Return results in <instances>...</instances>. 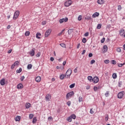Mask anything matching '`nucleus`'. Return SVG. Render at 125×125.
<instances>
[{
	"instance_id": "nucleus-1",
	"label": "nucleus",
	"mask_w": 125,
	"mask_h": 125,
	"mask_svg": "<svg viewBox=\"0 0 125 125\" xmlns=\"http://www.w3.org/2000/svg\"><path fill=\"white\" fill-rule=\"evenodd\" d=\"M71 75H72V69L71 68L68 69L66 73L65 76H66V79H68V78H70L71 76Z\"/></svg>"
},
{
	"instance_id": "nucleus-2",
	"label": "nucleus",
	"mask_w": 125,
	"mask_h": 125,
	"mask_svg": "<svg viewBox=\"0 0 125 125\" xmlns=\"http://www.w3.org/2000/svg\"><path fill=\"white\" fill-rule=\"evenodd\" d=\"M19 14H20V12L19 11H16L14 15V17L13 18V20H16L17 18H18V16H19Z\"/></svg>"
},
{
	"instance_id": "nucleus-3",
	"label": "nucleus",
	"mask_w": 125,
	"mask_h": 125,
	"mask_svg": "<svg viewBox=\"0 0 125 125\" xmlns=\"http://www.w3.org/2000/svg\"><path fill=\"white\" fill-rule=\"evenodd\" d=\"M124 95H125V92H120L118 94V98H119V99H122V98L124 97Z\"/></svg>"
},
{
	"instance_id": "nucleus-4",
	"label": "nucleus",
	"mask_w": 125,
	"mask_h": 125,
	"mask_svg": "<svg viewBox=\"0 0 125 125\" xmlns=\"http://www.w3.org/2000/svg\"><path fill=\"white\" fill-rule=\"evenodd\" d=\"M73 3V1L71 0L66 1L65 3H64V5L66 7H68V6H70V5H71V4H72V3Z\"/></svg>"
},
{
	"instance_id": "nucleus-5",
	"label": "nucleus",
	"mask_w": 125,
	"mask_h": 125,
	"mask_svg": "<svg viewBox=\"0 0 125 125\" xmlns=\"http://www.w3.org/2000/svg\"><path fill=\"white\" fill-rule=\"evenodd\" d=\"M74 91H71L68 93L66 95V99H69V97H71L72 95H74Z\"/></svg>"
},
{
	"instance_id": "nucleus-6",
	"label": "nucleus",
	"mask_w": 125,
	"mask_h": 125,
	"mask_svg": "<svg viewBox=\"0 0 125 125\" xmlns=\"http://www.w3.org/2000/svg\"><path fill=\"white\" fill-rule=\"evenodd\" d=\"M92 82H93L94 83H97L99 82V78L97 76H95L93 78Z\"/></svg>"
},
{
	"instance_id": "nucleus-7",
	"label": "nucleus",
	"mask_w": 125,
	"mask_h": 125,
	"mask_svg": "<svg viewBox=\"0 0 125 125\" xmlns=\"http://www.w3.org/2000/svg\"><path fill=\"white\" fill-rule=\"evenodd\" d=\"M68 21V18L66 17L65 18H62L59 20V22L61 24L63 23V22H67Z\"/></svg>"
},
{
	"instance_id": "nucleus-8",
	"label": "nucleus",
	"mask_w": 125,
	"mask_h": 125,
	"mask_svg": "<svg viewBox=\"0 0 125 125\" xmlns=\"http://www.w3.org/2000/svg\"><path fill=\"white\" fill-rule=\"evenodd\" d=\"M125 29H120L119 31V35L120 36H121V37L124 36L125 35Z\"/></svg>"
},
{
	"instance_id": "nucleus-9",
	"label": "nucleus",
	"mask_w": 125,
	"mask_h": 125,
	"mask_svg": "<svg viewBox=\"0 0 125 125\" xmlns=\"http://www.w3.org/2000/svg\"><path fill=\"white\" fill-rule=\"evenodd\" d=\"M50 33H51V29H49L46 30L45 33V38L47 37L49 35H50Z\"/></svg>"
},
{
	"instance_id": "nucleus-10",
	"label": "nucleus",
	"mask_w": 125,
	"mask_h": 125,
	"mask_svg": "<svg viewBox=\"0 0 125 125\" xmlns=\"http://www.w3.org/2000/svg\"><path fill=\"white\" fill-rule=\"evenodd\" d=\"M35 50H36V49L35 48H33L30 52H29V54L32 57L34 56L35 55Z\"/></svg>"
},
{
	"instance_id": "nucleus-11",
	"label": "nucleus",
	"mask_w": 125,
	"mask_h": 125,
	"mask_svg": "<svg viewBox=\"0 0 125 125\" xmlns=\"http://www.w3.org/2000/svg\"><path fill=\"white\" fill-rule=\"evenodd\" d=\"M45 99H46V101H49V100H50V99H51V96L50 95V94H47L45 96Z\"/></svg>"
},
{
	"instance_id": "nucleus-12",
	"label": "nucleus",
	"mask_w": 125,
	"mask_h": 125,
	"mask_svg": "<svg viewBox=\"0 0 125 125\" xmlns=\"http://www.w3.org/2000/svg\"><path fill=\"white\" fill-rule=\"evenodd\" d=\"M1 85H4L5 84V79L4 78L1 79L0 82Z\"/></svg>"
},
{
	"instance_id": "nucleus-13",
	"label": "nucleus",
	"mask_w": 125,
	"mask_h": 125,
	"mask_svg": "<svg viewBox=\"0 0 125 125\" xmlns=\"http://www.w3.org/2000/svg\"><path fill=\"white\" fill-rule=\"evenodd\" d=\"M18 89H22L23 88V84L22 83H19L17 86Z\"/></svg>"
},
{
	"instance_id": "nucleus-14",
	"label": "nucleus",
	"mask_w": 125,
	"mask_h": 125,
	"mask_svg": "<svg viewBox=\"0 0 125 125\" xmlns=\"http://www.w3.org/2000/svg\"><path fill=\"white\" fill-rule=\"evenodd\" d=\"M98 16H99V13H98V12H95V13L92 15L93 18H95V17H98Z\"/></svg>"
},
{
	"instance_id": "nucleus-15",
	"label": "nucleus",
	"mask_w": 125,
	"mask_h": 125,
	"mask_svg": "<svg viewBox=\"0 0 125 125\" xmlns=\"http://www.w3.org/2000/svg\"><path fill=\"white\" fill-rule=\"evenodd\" d=\"M103 49L104 52H107V51H108V47L107 46V45H104L103 47Z\"/></svg>"
},
{
	"instance_id": "nucleus-16",
	"label": "nucleus",
	"mask_w": 125,
	"mask_h": 125,
	"mask_svg": "<svg viewBox=\"0 0 125 125\" xmlns=\"http://www.w3.org/2000/svg\"><path fill=\"white\" fill-rule=\"evenodd\" d=\"M65 77H66L65 74H62L60 76V80H63V79H64V78H65Z\"/></svg>"
},
{
	"instance_id": "nucleus-17",
	"label": "nucleus",
	"mask_w": 125,
	"mask_h": 125,
	"mask_svg": "<svg viewBox=\"0 0 125 125\" xmlns=\"http://www.w3.org/2000/svg\"><path fill=\"white\" fill-rule=\"evenodd\" d=\"M41 77H40V76H38L36 78V81L37 83H40L41 82Z\"/></svg>"
},
{
	"instance_id": "nucleus-18",
	"label": "nucleus",
	"mask_w": 125,
	"mask_h": 125,
	"mask_svg": "<svg viewBox=\"0 0 125 125\" xmlns=\"http://www.w3.org/2000/svg\"><path fill=\"white\" fill-rule=\"evenodd\" d=\"M97 2L99 4H103L104 3V0H98Z\"/></svg>"
},
{
	"instance_id": "nucleus-19",
	"label": "nucleus",
	"mask_w": 125,
	"mask_h": 125,
	"mask_svg": "<svg viewBox=\"0 0 125 125\" xmlns=\"http://www.w3.org/2000/svg\"><path fill=\"white\" fill-rule=\"evenodd\" d=\"M20 120H21V116H17L15 118L16 122H19V121H20Z\"/></svg>"
},
{
	"instance_id": "nucleus-20",
	"label": "nucleus",
	"mask_w": 125,
	"mask_h": 125,
	"mask_svg": "<svg viewBox=\"0 0 125 125\" xmlns=\"http://www.w3.org/2000/svg\"><path fill=\"white\" fill-rule=\"evenodd\" d=\"M73 31H74V29H70L68 30V35H71L72 33H73Z\"/></svg>"
},
{
	"instance_id": "nucleus-21",
	"label": "nucleus",
	"mask_w": 125,
	"mask_h": 125,
	"mask_svg": "<svg viewBox=\"0 0 125 125\" xmlns=\"http://www.w3.org/2000/svg\"><path fill=\"white\" fill-rule=\"evenodd\" d=\"M41 36H42V34L40 33H37L36 34V38L37 39H41Z\"/></svg>"
},
{
	"instance_id": "nucleus-22",
	"label": "nucleus",
	"mask_w": 125,
	"mask_h": 125,
	"mask_svg": "<svg viewBox=\"0 0 125 125\" xmlns=\"http://www.w3.org/2000/svg\"><path fill=\"white\" fill-rule=\"evenodd\" d=\"M32 67H33V64H28V65H27L28 70H31V69H32Z\"/></svg>"
},
{
	"instance_id": "nucleus-23",
	"label": "nucleus",
	"mask_w": 125,
	"mask_h": 125,
	"mask_svg": "<svg viewBox=\"0 0 125 125\" xmlns=\"http://www.w3.org/2000/svg\"><path fill=\"white\" fill-rule=\"evenodd\" d=\"M25 107H26V109H29V108H30V107H31V104L30 103L26 104Z\"/></svg>"
},
{
	"instance_id": "nucleus-24",
	"label": "nucleus",
	"mask_w": 125,
	"mask_h": 125,
	"mask_svg": "<svg viewBox=\"0 0 125 125\" xmlns=\"http://www.w3.org/2000/svg\"><path fill=\"white\" fill-rule=\"evenodd\" d=\"M87 79H88V81H89V82H91L93 81H92V80H93L92 76H88Z\"/></svg>"
},
{
	"instance_id": "nucleus-25",
	"label": "nucleus",
	"mask_w": 125,
	"mask_h": 125,
	"mask_svg": "<svg viewBox=\"0 0 125 125\" xmlns=\"http://www.w3.org/2000/svg\"><path fill=\"white\" fill-rule=\"evenodd\" d=\"M37 117H34L33 119V121H32V123L33 124H36V123L37 122Z\"/></svg>"
},
{
	"instance_id": "nucleus-26",
	"label": "nucleus",
	"mask_w": 125,
	"mask_h": 125,
	"mask_svg": "<svg viewBox=\"0 0 125 125\" xmlns=\"http://www.w3.org/2000/svg\"><path fill=\"white\" fill-rule=\"evenodd\" d=\"M16 72L18 74H20V73H21L22 72V68H20L19 69L16 70Z\"/></svg>"
},
{
	"instance_id": "nucleus-27",
	"label": "nucleus",
	"mask_w": 125,
	"mask_h": 125,
	"mask_svg": "<svg viewBox=\"0 0 125 125\" xmlns=\"http://www.w3.org/2000/svg\"><path fill=\"white\" fill-rule=\"evenodd\" d=\"M66 120L67 121H68V122L71 123V122H72V117L71 116H69L68 118H67Z\"/></svg>"
},
{
	"instance_id": "nucleus-28",
	"label": "nucleus",
	"mask_w": 125,
	"mask_h": 125,
	"mask_svg": "<svg viewBox=\"0 0 125 125\" xmlns=\"http://www.w3.org/2000/svg\"><path fill=\"white\" fill-rule=\"evenodd\" d=\"M70 117H71V119H73V120H76V115L73 114L71 115Z\"/></svg>"
},
{
	"instance_id": "nucleus-29",
	"label": "nucleus",
	"mask_w": 125,
	"mask_h": 125,
	"mask_svg": "<svg viewBox=\"0 0 125 125\" xmlns=\"http://www.w3.org/2000/svg\"><path fill=\"white\" fill-rule=\"evenodd\" d=\"M111 63L113 65H116V64H117V62H116V61H115V60H112L111 61Z\"/></svg>"
},
{
	"instance_id": "nucleus-30",
	"label": "nucleus",
	"mask_w": 125,
	"mask_h": 125,
	"mask_svg": "<svg viewBox=\"0 0 125 125\" xmlns=\"http://www.w3.org/2000/svg\"><path fill=\"white\" fill-rule=\"evenodd\" d=\"M83 19V17L82 16V15H79L78 18V20L79 21H82V20Z\"/></svg>"
},
{
	"instance_id": "nucleus-31",
	"label": "nucleus",
	"mask_w": 125,
	"mask_h": 125,
	"mask_svg": "<svg viewBox=\"0 0 125 125\" xmlns=\"http://www.w3.org/2000/svg\"><path fill=\"white\" fill-rule=\"evenodd\" d=\"M60 45H61V46H62V47H63L64 48L66 47V44L63 43H62Z\"/></svg>"
},
{
	"instance_id": "nucleus-32",
	"label": "nucleus",
	"mask_w": 125,
	"mask_h": 125,
	"mask_svg": "<svg viewBox=\"0 0 125 125\" xmlns=\"http://www.w3.org/2000/svg\"><path fill=\"white\" fill-rule=\"evenodd\" d=\"M75 83L70 85L69 86L70 88H74V87H75Z\"/></svg>"
},
{
	"instance_id": "nucleus-33",
	"label": "nucleus",
	"mask_w": 125,
	"mask_h": 125,
	"mask_svg": "<svg viewBox=\"0 0 125 125\" xmlns=\"http://www.w3.org/2000/svg\"><path fill=\"white\" fill-rule=\"evenodd\" d=\"M102 26V25L101 24V23L98 24L97 26V28H98L99 29H101Z\"/></svg>"
},
{
	"instance_id": "nucleus-34",
	"label": "nucleus",
	"mask_w": 125,
	"mask_h": 125,
	"mask_svg": "<svg viewBox=\"0 0 125 125\" xmlns=\"http://www.w3.org/2000/svg\"><path fill=\"white\" fill-rule=\"evenodd\" d=\"M112 77L114 79H117V74L116 73H113L112 75Z\"/></svg>"
},
{
	"instance_id": "nucleus-35",
	"label": "nucleus",
	"mask_w": 125,
	"mask_h": 125,
	"mask_svg": "<svg viewBox=\"0 0 125 125\" xmlns=\"http://www.w3.org/2000/svg\"><path fill=\"white\" fill-rule=\"evenodd\" d=\"M25 36H30V32L29 31H26L25 33Z\"/></svg>"
},
{
	"instance_id": "nucleus-36",
	"label": "nucleus",
	"mask_w": 125,
	"mask_h": 125,
	"mask_svg": "<svg viewBox=\"0 0 125 125\" xmlns=\"http://www.w3.org/2000/svg\"><path fill=\"white\" fill-rule=\"evenodd\" d=\"M34 118V114H29V119L31 120Z\"/></svg>"
},
{
	"instance_id": "nucleus-37",
	"label": "nucleus",
	"mask_w": 125,
	"mask_h": 125,
	"mask_svg": "<svg viewBox=\"0 0 125 125\" xmlns=\"http://www.w3.org/2000/svg\"><path fill=\"white\" fill-rule=\"evenodd\" d=\"M79 102H83V97L81 96L79 97Z\"/></svg>"
},
{
	"instance_id": "nucleus-38",
	"label": "nucleus",
	"mask_w": 125,
	"mask_h": 125,
	"mask_svg": "<svg viewBox=\"0 0 125 125\" xmlns=\"http://www.w3.org/2000/svg\"><path fill=\"white\" fill-rule=\"evenodd\" d=\"M64 31H65V29H64L63 30H62L60 33H59L58 35V36H61V35H62V34H63Z\"/></svg>"
},
{
	"instance_id": "nucleus-39",
	"label": "nucleus",
	"mask_w": 125,
	"mask_h": 125,
	"mask_svg": "<svg viewBox=\"0 0 125 125\" xmlns=\"http://www.w3.org/2000/svg\"><path fill=\"white\" fill-rule=\"evenodd\" d=\"M104 62L105 64H108V63H110V61L109 60H105Z\"/></svg>"
},
{
	"instance_id": "nucleus-40",
	"label": "nucleus",
	"mask_w": 125,
	"mask_h": 125,
	"mask_svg": "<svg viewBox=\"0 0 125 125\" xmlns=\"http://www.w3.org/2000/svg\"><path fill=\"white\" fill-rule=\"evenodd\" d=\"M123 83V82L120 81L118 82V86L119 87H121V85H122V84Z\"/></svg>"
},
{
	"instance_id": "nucleus-41",
	"label": "nucleus",
	"mask_w": 125,
	"mask_h": 125,
	"mask_svg": "<svg viewBox=\"0 0 125 125\" xmlns=\"http://www.w3.org/2000/svg\"><path fill=\"white\" fill-rule=\"evenodd\" d=\"M82 42H83V43H85V42H86V39H85V38H83V39Z\"/></svg>"
},
{
	"instance_id": "nucleus-42",
	"label": "nucleus",
	"mask_w": 125,
	"mask_h": 125,
	"mask_svg": "<svg viewBox=\"0 0 125 125\" xmlns=\"http://www.w3.org/2000/svg\"><path fill=\"white\" fill-rule=\"evenodd\" d=\"M67 105H68V107L71 106V101H69L66 103Z\"/></svg>"
},
{
	"instance_id": "nucleus-43",
	"label": "nucleus",
	"mask_w": 125,
	"mask_h": 125,
	"mask_svg": "<svg viewBox=\"0 0 125 125\" xmlns=\"http://www.w3.org/2000/svg\"><path fill=\"white\" fill-rule=\"evenodd\" d=\"M86 20H91L92 18L91 17H87L85 18Z\"/></svg>"
},
{
	"instance_id": "nucleus-44",
	"label": "nucleus",
	"mask_w": 125,
	"mask_h": 125,
	"mask_svg": "<svg viewBox=\"0 0 125 125\" xmlns=\"http://www.w3.org/2000/svg\"><path fill=\"white\" fill-rule=\"evenodd\" d=\"M95 62V60H92L90 62V64L92 65L93 64H94V62Z\"/></svg>"
},
{
	"instance_id": "nucleus-45",
	"label": "nucleus",
	"mask_w": 125,
	"mask_h": 125,
	"mask_svg": "<svg viewBox=\"0 0 125 125\" xmlns=\"http://www.w3.org/2000/svg\"><path fill=\"white\" fill-rule=\"evenodd\" d=\"M14 64H15V66H18V65H19V62H18V61H17L14 62Z\"/></svg>"
},
{
	"instance_id": "nucleus-46",
	"label": "nucleus",
	"mask_w": 125,
	"mask_h": 125,
	"mask_svg": "<svg viewBox=\"0 0 125 125\" xmlns=\"http://www.w3.org/2000/svg\"><path fill=\"white\" fill-rule=\"evenodd\" d=\"M105 96L106 97H108L109 96V91H106L105 94Z\"/></svg>"
},
{
	"instance_id": "nucleus-47",
	"label": "nucleus",
	"mask_w": 125,
	"mask_h": 125,
	"mask_svg": "<svg viewBox=\"0 0 125 125\" xmlns=\"http://www.w3.org/2000/svg\"><path fill=\"white\" fill-rule=\"evenodd\" d=\"M125 65V63H118V67H123Z\"/></svg>"
},
{
	"instance_id": "nucleus-48",
	"label": "nucleus",
	"mask_w": 125,
	"mask_h": 125,
	"mask_svg": "<svg viewBox=\"0 0 125 125\" xmlns=\"http://www.w3.org/2000/svg\"><path fill=\"white\" fill-rule=\"evenodd\" d=\"M104 42H105V38H103L102 40L101 41V42L104 43Z\"/></svg>"
},
{
	"instance_id": "nucleus-49",
	"label": "nucleus",
	"mask_w": 125,
	"mask_h": 125,
	"mask_svg": "<svg viewBox=\"0 0 125 125\" xmlns=\"http://www.w3.org/2000/svg\"><path fill=\"white\" fill-rule=\"evenodd\" d=\"M118 10H122V6L121 5H118Z\"/></svg>"
},
{
	"instance_id": "nucleus-50",
	"label": "nucleus",
	"mask_w": 125,
	"mask_h": 125,
	"mask_svg": "<svg viewBox=\"0 0 125 125\" xmlns=\"http://www.w3.org/2000/svg\"><path fill=\"white\" fill-rule=\"evenodd\" d=\"M24 79H25V76H22L20 80H21V82H23V81L24 80Z\"/></svg>"
},
{
	"instance_id": "nucleus-51",
	"label": "nucleus",
	"mask_w": 125,
	"mask_h": 125,
	"mask_svg": "<svg viewBox=\"0 0 125 125\" xmlns=\"http://www.w3.org/2000/svg\"><path fill=\"white\" fill-rule=\"evenodd\" d=\"M116 50L117 52H121V51H122V50H121V48H117Z\"/></svg>"
},
{
	"instance_id": "nucleus-52",
	"label": "nucleus",
	"mask_w": 125,
	"mask_h": 125,
	"mask_svg": "<svg viewBox=\"0 0 125 125\" xmlns=\"http://www.w3.org/2000/svg\"><path fill=\"white\" fill-rule=\"evenodd\" d=\"M98 89V88L97 87H96V86L94 87V91H97Z\"/></svg>"
},
{
	"instance_id": "nucleus-53",
	"label": "nucleus",
	"mask_w": 125,
	"mask_h": 125,
	"mask_svg": "<svg viewBox=\"0 0 125 125\" xmlns=\"http://www.w3.org/2000/svg\"><path fill=\"white\" fill-rule=\"evenodd\" d=\"M90 114H94V111H93V108H91L90 109Z\"/></svg>"
},
{
	"instance_id": "nucleus-54",
	"label": "nucleus",
	"mask_w": 125,
	"mask_h": 125,
	"mask_svg": "<svg viewBox=\"0 0 125 125\" xmlns=\"http://www.w3.org/2000/svg\"><path fill=\"white\" fill-rule=\"evenodd\" d=\"M89 33L88 32H86L84 34V36L85 37H88Z\"/></svg>"
},
{
	"instance_id": "nucleus-55",
	"label": "nucleus",
	"mask_w": 125,
	"mask_h": 125,
	"mask_svg": "<svg viewBox=\"0 0 125 125\" xmlns=\"http://www.w3.org/2000/svg\"><path fill=\"white\" fill-rule=\"evenodd\" d=\"M105 120L106 122H107L108 121V120H109V116L108 115L105 117Z\"/></svg>"
},
{
	"instance_id": "nucleus-56",
	"label": "nucleus",
	"mask_w": 125,
	"mask_h": 125,
	"mask_svg": "<svg viewBox=\"0 0 125 125\" xmlns=\"http://www.w3.org/2000/svg\"><path fill=\"white\" fill-rule=\"evenodd\" d=\"M37 57H40L41 56V53L39 52L36 55Z\"/></svg>"
},
{
	"instance_id": "nucleus-57",
	"label": "nucleus",
	"mask_w": 125,
	"mask_h": 125,
	"mask_svg": "<svg viewBox=\"0 0 125 125\" xmlns=\"http://www.w3.org/2000/svg\"><path fill=\"white\" fill-rule=\"evenodd\" d=\"M89 57H92V56H93V54H92V53H90L88 55Z\"/></svg>"
},
{
	"instance_id": "nucleus-58",
	"label": "nucleus",
	"mask_w": 125,
	"mask_h": 125,
	"mask_svg": "<svg viewBox=\"0 0 125 125\" xmlns=\"http://www.w3.org/2000/svg\"><path fill=\"white\" fill-rule=\"evenodd\" d=\"M42 23V25H44L46 24V21H43Z\"/></svg>"
},
{
	"instance_id": "nucleus-59",
	"label": "nucleus",
	"mask_w": 125,
	"mask_h": 125,
	"mask_svg": "<svg viewBox=\"0 0 125 125\" xmlns=\"http://www.w3.org/2000/svg\"><path fill=\"white\" fill-rule=\"evenodd\" d=\"M50 59L52 62H53V61H54V58L53 57H51Z\"/></svg>"
},
{
	"instance_id": "nucleus-60",
	"label": "nucleus",
	"mask_w": 125,
	"mask_h": 125,
	"mask_svg": "<svg viewBox=\"0 0 125 125\" xmlns=\"http://www.w3.org/2000/svg\"><path fill=\"white\" fill-rule=\"evenodd\" d=\"M15 67V65L14 64H13L12 65H11V69H14V67Z\"/></svg>"
},
{
	"instance_id": "nucleus-61",
	"label": "nucleus",
	"mask_w": 125,
	"mask_h": 125,
	"mask_svg": "<svg viewBox=\"0 0 125 125\" xmlns=\"http://www.w3.org/2000/svg\"><path fill=\"white\" fill-rule=\"evenodd\" d=\"M85 53V50H83L82 53V55H83Z\"/></svg>"
},
{
	"instance_id": "nucleus-62",
	"label": "nucleus",
	"mask_w": 125,
	"mask_h": 125,
	"mask_svg": "<svg viewBox=\"0 0 125 125\" xmlns=\"http://www.w3.org/2000/svg\"><path fill=\"white\" fill-rule=\"evenodd\" d=\"M48 120H53V118H52V117L50 116L48 118Z\"/></svg>"
},
{
	"instance_id": "nucleus-63",
	"label": "nucleus",
	"mask_w": 125,
	"mask_h": 125,
	"mask_svg": "<svg viewBox=\"0 0 125 125\" xmlns=\"http://www.w3.org/2000/svg\"><path fill=\"white\" fill-rule=\"evenodd\" d=\"M74 73H77L78 72V70L77 69V68H76L74 70Z\"/></svg>"
},
{
	"instance_id": "nucleus-64",
	"label": "nucleus",
	"mask_w": 125,
	"mask_h": 125,
	"mask_svg": "<svg viewBox=\"0 0 125 125\" xmlns=\"http://www.w3.org/2000/svg\"><path fill=\"white\" fill-rule=\"evenodd\" d=\"M11 51H12V50H11V49L9 50L8 51V53H9V54L11 53Z\"/></svg>"
}]
</instances>
